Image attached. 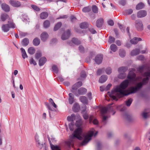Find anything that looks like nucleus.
Listing matches in <instances>:
<instances>
[{
    "mask_svg": "<svg viewBox=\"0 0 150 150\" xmlns=\"http://www.w3.org/2000/svg\"><path fill=\"white\" fill-rule=\"evenodd\" d=\"M127 75L128 80H125L123 81L119 86H117L112 92L110 97L113 100L116 101L118 99L117 97L120 98L121 96H127L132 93H136L137 91L142 88L143 85L147 83L149 80V77H150V72H146L144 74V76L145 77L142 80V82L139 83L135 87L131 86L127 90H125L128 87L129 81L134 83L137 80L136 78V75L133 72L135 71L134 69H132Z\"/></svg>",
    "mask_w": 150,
    "mask_h": 150,
    "instance_id": "1",
    "label": "nucleus"
},
{
    "mask_svg": "<svg viewBox=\"0 0 150 150\" xmlns=\"http://www.w3.org/2000/svg\"><path fill=\"white\" fill-rule=\"evenodd\" d=\"M83 121L81 119H79L76 121L75 123L76 126L78 127L74 133L70 137L69 139L66 142V144L69 147L71 146L73 147L74 143L77 140H81L83 137V141L81 143L80 145H85L91 139V137L94 135L95 136L98 133L96 132L94 134L95 130L93 129L89 131L88 133L86 134H82V131L81 126L82 124Z\"/></svg>",
    "mask_w": 150,
    "mask_h": 150,
    "instance_id": "2",
    "label": "nucleus"
},
{
    "mask_svg": "<svg viewBox=\"0 0 150 150\" xmlns=\"http://www.w3.org/2000/svg\"><path fill=\"white\" fill-rule=\"evenodd\" d=\"M112 104L111 103L107 107H104L102 108L101 110V115L103 117V122L105 124L106 120L108 118V117L105 116L104 115L106 114L108 111H112V108L111 105Z\"/></svg>",
    "mask_w": 150,
    "mask_h": 150,
    "instance_id": "3",
    "label": "nucleus"
},
{
    "mask_svg": "<svg viewBox=\"0 0 150 150\" xmlns=\"http://www.w3.org/2000/svg\"><path fill=\"white\" fill-rule=\"evenodd\" d=\"M135 26L137 30L139 31H141L143 29V26L142 21L139 20L135 21Z\"/></svg>",
    "mask_w": 150,
    "mask_h": 150,
    "instance_id": "4",
    "label": "nucleus"
},
{
    "mask_svg": "<svg viewBox=\"0 0 150 150\" xmlns=\"http://www.w3.org/2000/svg\"><path fill=\"white\" fill-rule=\"evenodd\" d=\"M67 44L70 46H73V44L78 45L81 43L80 41L77 38H73L70 41H68Z\"/></svg>",
    "mask_w": 150,
    "mask_h": 150,
    "instance_id": "5",
    "label": "nucleus"
},
{
    "mask_svg": "<svg viewBox=\"0 0 150 150\" xmlns=\"http://www.w3.org/2000/svg\"><path fill=\"white\" fill-rule=\"evenodd\" d=\"M70 31L68 29L63 33L61 37L62 39L63 40H65L68 39L70 36Z\"/></svg>",
    "mask_w": 150,
    "mask_h": 150,
    "instance_id": "6",
    "label": "nucleus"
},
{
    "mask_svg": "<svg viewBox=\"0 0 150 150\" xmlns=\"http://www.w3.org/2000/svg\"><path fill=\"white\" fill-rule=\"evenodd\" d=\"M147 14L146 11L144 10H141L138 11L137 14V17L139 18L144 17Z\"/></svg>",
    "mask_w": 150,
    "mask_h": 150,
    "instance_id": "7",
    "label": "nucleus"
},
{
    "mask_svg": "<svg viewBox=\"0 0 150 150\" xmlns=\"http://www.w3.org/2000/svg\"><path fill=\"white\" fill-rule=\"evenodd\" d=\"M10 4L13 6L19 7L21 6V2L18 1H15L14 0H10Z\"/></svg>",
    "mask_w": 150,
    "mask_h": 150,
    "instance_id": "8",
    "label": "nucleus"
},
{
    "mask_svg": "<svg viewBox=\"0 0 150 150\" xmlns=\"http://www.w3.org/2000/svg\"><path fill=\"white\" fill-rule=\"evenodd\" d=\"M78 93H75L76 96H78L80 95L84 94L87 91V90L81 87L78 90Z\"/></svg>",
    "mask_w": 150,
    "mask_h": 150,
    "instance_id": "9",
    "label": "nucleus"
},
{
    "mask_svg": "<svg viewBox=\"0 0 150 150\" xmlns=\"http://www.w3.org/2000/svg\"><path fill=\"white\" fill-rule=\"evenodd\" d=\"M103 59L102 55H98L96 57L95 61L97 64H99L101 63Z\"/></svg>",
    "mask_w": 150,
    "mask_h": 150,
    "instance_id": "10",
    "label": "nucleus"
},
{
    "mask_svg": "<svg viewBox=\"0 0 150 150\" xmlns=\"http://www.w3.org/2000/svg\"><path fill=\"white\" fill-rule=\"evenodd\" d=\"M104 23L103 18H100L98 19L96 22V26L98 28H101Z\"/></svg>",
    "mask_w": 150,
    "mask_h": 150,
    "instance_id": "11",
    "label": "nucleus"
},
{
    "mask_svg": "<svg viewBox=\"0 0 150 150\" xmlns=\"http://www.w3.org/2000/svg\"><path fill=\"white\" fill-rule=\"evenodd\" d=\"M49 35L46 32L42 33L40 37L41 40L43 41H45L48 38Z\"/></svg>",
    "mask_w": 150,
    "mask_h": 150,
    "instance_id": "12",
    "label": "nucleus"
},
{
    "mask_svg": "<svg viewBox=\"0 0 150 150\" xmlns=\"http://www.w3.org/2000/svg\"><path fill=\"white\" fill-rule=\"evenodd\" d=\"M1 8L5 12H8L9 11V7L8 5L5 3L1 4Z\"/></svg>",
    "mask_w": 150,
    "mask_h": 150,
    "instance_id": "13",
    "label": "nucleus"
},
{
    "mask_svg": "<svg viewBox=\"0 0 150 150\" xmlns=\"http://www.w3.org/2000/svg\"><path fill=\"white\" fill-rule=\"evenodd\" d=\"M72 110L74 112H78L80 110V106L79 104L77 103H75L72 107Z\"/></svg>",
    "mask_w": 150,
    "mask_h": 150,
    "instance_id": "14",
    "label": "nucleus"
},
{
    "mask_svg": "<svg viewBox=\"0 0 150 150\" xmlns=\"http://www.w3.org/2000/svg\"><path fill=\"white\" fill-rule=\"evenodd\" d=\"M142 39L140 38L134 37L130 40L131 43L133 44H137L139 41H141Z\"/></svg>",
    "mask_w": 150,
    "mask_h": 150,
    "instance_id": "15",
    "label": "nucleus"
},
{
    "mask_svg": "<svg viewBox=\"0 0 150 150\" xmlns=\"http://www.w3.org/2000/svg\"><path fill=\"white\" fill-rule=\"evenodd\" d=\"M69 103L70 104H72L75 100L74 96L72 93H69Z\"/></svg>",
    "mask_w": 150,
    "mask_h": 150,
    "instance_id": "16",
    "label": "nucleus"
},
{
    "mask_svg": "<svg viewBox=\"0 0 150 150\" xmlns=\"http://www.w3.org/2000/svg\"><path fill=\"white\" fill-rule=\"evenodd\" d=\"M48 140L52 150H60L58 146H54L52 144L49 139H48Z\"/></svg>",
    "mask_w": 150,
    "mask_h": 150,
    "instance_id": "17",
    "label": "nucleus"
},
{
    "mask_svg": "<svg viewBox=\"0 0 150 150\" xmlns=\"http://www.w3.org/2000/svg\"><path fill=\"white\" fill-rule=\"evenodd\" d=\"M79 99L82 103L86 104H88V101L86 97L84 96H81L79 98Z\"/></svg>",
    "mask_w": 150,
    "mask_h": 150,
    "instance_id": "18",
    "label": "nucleus"
},
{
    "mask_svg": "<svg viewBox=\"0 0 150 150\" xmlns=\"http://www.w3.org/2000/svg\"><path fill=\"white\" fill-rule=\"evenodd\" d=\"M128 69L127 67H121L118 69V71L119 73H125Z\"/></svg>",
    "mask_w": 150,
    "mask_h": 150,
    "instance_id": "19",
    "label": "nucleus"
},
{
    "mask_svg": "<svg viewBox=\"0 0 150 150\" xmlns=\"http://www.w3.org/2000/svg\"><path fill=\"white\" fill-rule=\"evenodd\" d=\"M107 79V76L103 75L101 76L100 78L99 81L100 83H103L105 82Z\"/></svg>",
    "mask_w": 150,
    "mask_h": 150,
    "instance_id": "20",
    "label": "nucleus"
},
{
    "mask_svg": "<svg viewBox=\"0 0 150 150\" xmlns=\"http://www.w3.org/2000/svg\"><path fill=\"white\" fill-rule=\"evenodd\" d=\"M2 28L4 32H7L9 30V24L4 25L2 26Z\"/></svg>",
    "mask_w": 150,
    "mask_h": 150,
    "instance_id": "21",
    "label": "nucleus"
},
{
    "mask_svg": "<svg viewBox=\"0 0 150 150\" xmlns=\"http://www.w3.org/2000/svg\"><path fill=\"white\" fill-rule=\"evenodd\" d=\"M140 50L138 49H136L132 50L131 52V55L132 56L136 55L140 53Z\"/></svg>",
    "mask_w": 150,
    "mask_h": 150,
    "instance_id": "22",
    "label": "nucleus"
},
{
    "mask_svg": "<svg viewBox=\"0 0 150 150\" xmlns=\"http://www.w3.org/2000/svg\"><path fill=\"white\" fill-rule=\"evenodd\" d=\"M141 116L143 119L145 120L147 119L149 117L148 113L145 111H143L142 112Z\"/></svg>",
    "mask_w": 150,
    "mask_h": 150,
    "instance_id": "23",
    "label": "nucleus"
},
{
    "mask_svg": "<svg viewBox=\"0 0 150 150\" xmlns=\"http://www.w3.org/2000/svg\"><path fill=\"white\" fill-rule=\"evenodd\" d=\"M46 61V58L42 57L40 58L39 60V64L40 66L43 65Z\"/></svg>",
    "mask_w": 150,
    "mask_h": 150,
    "instance_id": "24",
    "label": "nucleus"
},
{
    "mask_svg": "<svg viewBox=\"0 0 150 150\" xmlns=\"http://www.w3.org/2000/svg\"><path fill=\"white\" fill-rule=\"evenodd\" d=\"M48 16V14L47 12H44L40 14V17L41 19H44L46 18Z\"/></svg>",
    "mask_w": 150,
    "mask_h": 150,
    "instance_id": "25",
    "label": "nucleus"
},
{
    "mask_svg": "<svg viewBox=\"0 0 150 150\" xmlns=\"http://www.w3.org/2000/svg\"><path fill=\"white\" fill-rule=\"evenodd\" d=\"M33 44L35 46H38L40 43V39L37 38H35L33 40Z\"/></svg>",
    "mask_w": 150,
    "mask_h": 150,
    "instance_id": "26",
    "label": "nucleus"
},
{
    "mask_svg": "<svg viewBox=\"0 0 150 150\" xmlns=\"http://www.w3.org/2000/svg\"><path fill=\"white\" fill-rule=\"evenodd\" d=\"M29 43V40L27 38H24L22 42V45L23 46H26L28 45Z\"/></svg>",
    "mask_w": 150,
    "mask_h": 150,
    "instance_id": "27",
    "label": "nucleus"
},
{
    "mask_svg": "<svg viewBox=\"0 0 150 150\" xmlns=\"http://www.w3.org/2000/svg\"><path fill=\"white\" fill-rule=\"evenodd\" d=\"M28 51L30 54H33L35 52V50L34 47H31L28 49Z\"/></svg>",
    "mask_w": 150,
    "mask_h": 150,
    "instance_id": "28",
    "label": "nucleus"
},
{
    "mask_svg": "<svg viewBox=\"0 0 150 150\" xmlns=\"http://www.w3.org/2000/svg\"><path fill=\"white\" fill-rule=\"evenodd\" d=\"M67 120L69 121H73L75 119V115L74 114H72L71 116H68L67 117Z\"/></svg>",
    "mask_w": 150,
    "mask_h": 150,
    "instance_id": "29",
    "label": "nucleus"
},
{
    "mask_svg": "<svg viewBox=\"0 0 150 150\" xmlns=\"http://www.w3.org/2000/svg\"><path fill=\"white\" fill-rule=\"evenodd\" d=\"M80 26L81 28H86L88 27V24L86 22H84L80 24Z\"/></svg>",
    "mask_w": 150,
    "mask_h": 150,
    "instance_id": "30",
    "label": "nucleus"
},
{
    "mask_svg": "<svg viewBox=\"0 0 150 150\" xmlns=\"http://www.w3.org/2000/svg\"><path fill=\"white\" fill-rule=\"evenodd\" d=\"M126 76V74L125 73H119L118 75V77L120 79H123Z\"/></svg>",
    "mask_w": 150,
    "mask_h": 150,
    "instance_id": "31",
    "label": "nucleus"
},
{
    "mask_svg": "<svg viewBox=\"0 0 150 150\" xmlns=\"http://www.w3.org/2000/svg\"><path fill=\"white\" fill-rule=\"evenodd\" d=\"M144 6V4L142 3H140L136 6V9L139 10L142 8Z\"/></svg>",
    "mask_w": 150,
    "mask_h": 150,
    "instance_id": "32",
    "label": "nucleus"
},
{
    "mask_svg": "<svg viewBox=\"0 0 150 150\" xmlns=\"http://www.w3.org/2000/svg\"><path fill=\"white\" fill-rule=\"evenodd\" d=\"M62 23L61 22H59L54 26V30L56 31L58 30L62 26Z\"/></svg>",
    "mask_w": 150,
    "mask_h": 150,
    "instance_id": "33",
    "label": "nucleus"
},
{
    "mask_svg": "<svg viewBox=\"0 0 150 150\" xmlns=\"http://www.w3.org/2000/svg\"><path fill=\"white\" fill-rule=\"evenodd\" d=\"M21 51L22 55V56L23 57L24 59H25V58L27 57L28 56L26 54V53L25 52V50L24 49H23V48H21Z\"/></svg>",
    "mask_w": 150,
    "mask_h": 150,
    "instance_id": "34",
    "label": "nucleus"
},
{
    "mask_svg": "<svg viewBox=\"0 0 150 150\" xmlns=\"http://www.w3.org/2000/svg\"><path fill=\"white\" fill-rule=\"evenodd\" d=\"M8 17V16L5 13L2 14L1 15V18L2 21H4Z\"/></svg>",
    "mask_w": 150,
    "mask_h": 150,
    "instance_id": "35",
    "label": "nucleus"
},
{
    "mask_svg": "<svg viewBox=\"0 0 150 150\" xmlns=\"http://www.w3.org/2000/svg\"><path fill=\"white\" fill-rule=\"evenodd\" d=\"M133 101V99L129 98L125 102V104L128 107H129Z\"/></svg>",
    "mask_w": 150,
    "mask_h": 150,
    "instance_id": "36",
    "label": "nucleus"
},
{
    "mask_svg": "<svg viewBox=\"0 0 150 150\" xmlns=\"http://www.w3.org/2000/svg\"><path fill=\"white\" fill-rule=\"evenodd\" d=\"M125 117L126 120L129 122L131 121L132 120V116L127 114H125Z\"/></svg>",
    "mask_w": 150,
    "mask_h": 150,
    "instance_id": "37",
    "label": "nucleus"
},
{
    "mask_svg": "<svg viewBox=\"0 0 150 150\" xmlns=\"http://www.w3.org/2000/svg\"><path fill=\"white\" fill-rule=\"evenodd\" d=\"M44 27L45 28H47L49 27L50 25V22L48 20H46L43 23Z\"/></svg>",
    "mask_w": 150,
    "mask_h": 150,
    "instance_id": "38",
    "label": "nucleus"
},
{
    "mask_svg": "<svg viewBox=\"0 0 150 150\" xmlns=\"http://www.w3.org/2000/svg\"><path fill=\"white\" fill-rule=\"evenodd\" d=\"M52 71L54 73L57 74L59 72V69L55 65H54L52 66Z\"/></svg>",
    "mask_w": 150,
    "mask_h": 150,
    "instance_id": "39",
    "label": "nucleus"
},
{
    "mask_svg": "<svg viewBox=\"0 0 150 150\" xmlns=\"http://www.w3.org/2000/svg\"><path fill=\"white\" fill-rule=\"evenodd\" d=\"M125 52L124 50H120L119 51V55L122 57H124L125 55Z\"/></svg>",
    "mask_w": 150,
    "mask_h": 150,
    "instance_id": "40",
    "label": "nucleus"
},
{
    "mask_svg": "<svg viewBox=\"0 0 150 150\" xmlns=\"http://www.w3.org/2000/svg\"><path fill=\"white\" fill-rule=\"evenodd\" d=\"M91 10V8L87 6L84 7L83 8L82 11L83 12L85 13L88 12L90 11Z\"/></svg>",
    "mask_w": 150,
    "mask_h": 150,
    "instance_id": "41",
    "label": "nucleus"
},
{
    "mask_svg": "<svg viewBox=\"0 0 150 150\" xmlns=\"http://www.w3.org/2000/svg\"><path fill=\"white\" fill-rule=\"evenodd\" d=\"M110 48V49L114 52H115L117 50V46L114 44H112L111 45Z\"/></svg>",
    "mask_w": 150,
    "mask_h": 150,
    "instance_id": "42",
    "label": "nucleus"
},
{
    "mask_svg": "<svg viewBox=\"0 0 150 150\" xmlns=\"http://www.w3.org/2000/svg\"><path fill=\"white\" fill-rule=\"evenodd\" d=\"M69 126L70 130L71 131H72L74 130L75 125L73 122H72L69 123Z\"/></svg>",
    "mask_w": 150,
    "mask_h": 150,
    "instance_id": "43",
    "label": "nucleus"
},
{
    "mask_svg": "<svg viewBox=\"0 0 150 150\" xmlns=\"http://www.w3.org/2000/svg\"><path fill=\"white\" fill-rule=\"evenodd\" d=\"M92 10L95 13H98V8L96 5H93L92 6Z\"/></svg>",
    "mask_w": 150,
    "mask_h": 150,
    "instance_id": "44",
    "label": "nucleus"
},
{
    "mask_svg": "<svg viewBox=\"0 0 150 150\" xmlns=\"http://www.w3.org/2000/svg\"><path fill=\"white\" fill-rule=\"evenodd\" d=\"M86 76V73L84 71H82L80 73V77L82 78H85Z\"/></svg>",
    "mask_w": 150,
    "mask_h": 150,
    "instance_id": "45",
    "label": "nucleus"
},
{
    "mask_svg": "<svg viewBox=\"0 0 150 150\" xmlns=\"http://www.w3.org/2000/svg\"><path fill=\"white\" fill-rule=\"evenodd\" d=\"M31 7L34 10L36 11H40V9L36 5H32Z\"/></svg>",
    "mask_w": 150,
    "mask_h": 150,
    "instance_id": "46",
    "label": "nucleus"
},
{
    "mask_svg": "<svg viewBox=\"0 0 150 150\" xmlns=\"http://www.w3.org/2000/svg\"><path fill=\"white\" fill-rule=\"evenodd\" d=\"M38 147L40 149H42L43 146V143L40 141L37 143Z\"/></svg>",
    "mask_w": 150,
    "mask_h": 150,
    "instance_id": "47",
    "label": "nucleus"
},
{
    "mask_svg": "<svg viewBox=\"0 0 150 150\" xmlns=\"http://www.w3.org/2000/svg\"><path fill=\"white\" fill-rule=\"evenodd\" d=\"M29 62H30V64H33L34 65H35L37 64L35 61L34 60V59L32 58H31L30 59Z\"/></svg>",
    "mask_w": 150,
    "mask_h": 150,
    "instance_id": "48",
    "label": "nucleus"
},
{
    "mask_svg": "<svg viewBox=\"0 0 150 150\" xmlns=\"http://www.w3.org/2000/svg\"><path fill=\"white\" fill-rule=\"evenodd\" d=\"M106 73L108 74H110L112 72V69L110 67H108L105 70Z\"/></svg>",
    "mask_w": 150,
    "mask_h": 150,
    "instance_id": "49",
    "label": "nucleus"
},
{
    "mask_svg": "<svg viewBox=\"0 0 150 150\" xmlns=\"http://www.w3.org/2000/svg\"><path fill=\"white\" fill-rule=\"evenodd\" d=\"M115 40V38H114L112 37V36H110L109 37L108 42L110 43H111L114 42Z\"/></svg>",
    "mask_w": 150,
    "mask_h": 150,
    "instance_id": "50",
    "label": "nucleus"
},
{
    "mask_svg": "<svg viewBox=\"0 0 150 150\" xmlns=\"http://www.w3.org/2000/svg\"><path fill=\"white\" fill-rule=\"evenodd\" d=\"M41 56V53L40 52H37L35 54V57L36 59H38Z\"/></svg>",
    "mask_w": 150,
    "mask_h": 150,
    "instance_id": "51",
    "label": "nucleus"
},
{
    "mask_svg": "<svg viewBox=\"0 0 150 150\" xmlns=\"http://www.w3.org/2000/svg\"><path fill=\"white\" fill-rule=\"evenodd\" d=\"M79 50L81 52H83L84 51V47L81 45H80L79 47Z\"/></svg>",
    "mask_w": 150,
    "mask_h": 150,
    "instance_id": "52",
    "label": "nucleus"
},
{
    "mask_svg": "<svg viewBox=\"0 0 150 150\" xmlns=\"http://www.w3.org/2000/svg\"><path fill=\"white\" fill-rule=\"evenodd\" d=\"M45 104L46 105V106L47 108L50 111H56V110L55 109H54L53 110L51 108L49 104L48 103H45Z\"/></svg>",
    "mask_w": 150,
    "mask_h": 150,
    "instance_id": "53",
    "label": "nucleus"
},
{
    "mask_svg": "<svg viewBox=\"0 0 150 150\" xmlns=\"http://www.w3.org/2000/svg\"><path fill=\"white\" fill-rule=\"evenodd\" d=\"M83 118L85 120H87L88 117V114L86 112L83 114Z\"/></svg>",
    "mask_w": 150,
    "mask_h": 150,
    "instance_id": "54",
    "label": "nucleus"
},
{
    "mask_svg": "<svg viewBox=\"0 0 150 150\" xmlns=\"http://www.w3.org/2000/svg\"><path fill=\"white\" fill-rule=\"evenodd\" d=\"M119 3L120 5L123 6H124L126 4V1L125 0H120Z\"/></svg>",
    "mask_w": 150,
    "mask_h": 150,
    "instance_id": "55",
    "label": "nucleus"
},
{
    "mask_svg": "<svg viewBox=\"0 0 150 150\" xmlns=\"http://www.w3.org/2000/svg\"><path fill=\"white\" fill-rule=\"evenodd\" d=\"M108 24L111 26H113L114 24V23L112 20H110L108 22Z\"/></svg>",
    "mask_w": 150,
    "mask_h": 150,
    "instance_id": "56",
    "label": "nucleus"
},
{
    "mask_svg": "<svg viewBox=\"0 0 150 150\" xmlns=\"http://www.w3.org/2000/svg\"><path fill=\"white\" fill-rule=\"evenodd\" d=\"M35 139L36 141V143L39 142L40 141L39 136L37 134H36L35 136Z\"/></svg>",
    "mask_w": 150,
    "mask_h": 150,
    "instance_id": "57",
    "label": "nucleus"
},
{
    "mask_svg": "<svg viewBox=\"0 0 150 150\" xmlns=\"http://www.w3.org/2000/svg\"><path fill=\"white\" fill-rule=\"evenodd\" d=\"M132 12L133 10L132 9H129L126 11V13L128 14H131L132 13Z\"/></svg>",
    "mask_w": 150,
    "mask_h": 150,
    "instance_id": "58",
    "label": "nucleus"
},
{
    "mask_svg": "<svg viewBox=\"0 0 150 150\" xmlns=\"http://www.w3.org/2000/svg\"><path fill=\"white\" fill-rule=\"evenodd\" d=\"M79 87L76 84H74L72 87V89L73 90H76Z\"/></svg>",
    "mask_w": 150,
    "mask_h": 150,
    "instance_id": "59",
    "label": "nucleus"
},
{
    "mask_svg": "<svg viewBox=\"0 0 150 150\" xmlns=\"http://www.w3.org/2000/svg\"><path fill=\"white\" fill-rule=\"evenodd\" d=\"M68 16L67 15H63L60 16L59 17L57 18V19H64L67 18Z\"/></svg>",
    "mask_w": 150,
    "mask_h": 150,
    "instance_id": "60",
    "label": "nucleus"
},
{
    "mask_svg": "<svg viewBox=\"0 0 150 150\" xmlns=\"http://www.w3.org/2000/svg\"><path fill=\"white\" fill-rule=\"evenodd\" d=\"M70 19L71 21L72 22L75 21L76 19V18L74 16H71Z\"/></svg>",
    "mask_w": 150,
    "mask_h": 150,
    "instance_id": "61",
    "label": "nucleus"
},
{
    "mask_svg": "<svg viewBox=\"0 0 150 150\" xmlns=\"http://www.w3.org/2000/svg\"><path fill=\"white\" fill-rule=\"evenodd\" d=\"M112 86V84H108L106 87L105 88V91H107L109 90L110 88V87Z\"/></svg>",
    "mask_w": 150,
    "mask_h": 150,
    "instance_id": "62",
    "label": "nucleus"
},
{
    "mask_svg": "<svg viewBox=\"0 0 150 150\" xmlns=\"http://www.w3.org/2000/svg\"><path fill=\"white\" fill-rule=\"evenodd\" d=\"M93 123L94 125H97L98 123V120L96 119H94L93 121Z\"/></svg>",
    "mask_w": 150,
    "mask_h": 150,
    "instance_id": "63",
    "label": "nucleus"
},
{
    "mask_svg": "<svg viewBox=\"0 0 150 150\" xmlns=\"http://www.w3.org/2000/svg\"><path fill=\"white\" fill-rule=\"evenodd\" d=\"M94 118V116L93 115H91L89 117V121L90 123H91L92 120Z\"/></svg>",
    "mask_w": 150,
    "mask_h": 150,
    "instance_id": "64",
    "label": "nucleus"
}]
</instances>
